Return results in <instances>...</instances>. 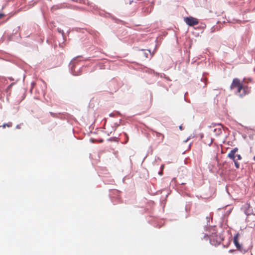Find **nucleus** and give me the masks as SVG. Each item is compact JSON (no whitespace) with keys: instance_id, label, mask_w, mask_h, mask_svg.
Masks as SVG:
<instances>
[{"instance_id":"f257e3e1","label":"nucleus","mask_w":255,"mask_h":255,"mask_svg":"<svg viewBox=\"0 0 255 255\" xmlns=\"http://www.w3.org/2000/svg\"><path fill=\"white\" fill-rule=\"evenodd\" d=\"M231 90H236L235 94L243 98L251 92V88L241 82L238 78H234L230 86Z\"/></svg>"},{"instance_id":"f03ea898","label":"nucleus","mask_w":255,"mask_h":255,"mask_svg":"<svg viewBox=\"0 0 255 255\" xmlns=\"http://www.w3.org/2000/svg\"><path fill=\"white\" fill-rule=\"evenodd\" d=\"M239 150L238 148L235 147L228 154L227 157L233 160L235 165L237 168H240V163L238 162V160H240L242 157L240 154H236Z\"/></svg>"},{"instance_id":"7ed1b4c3","label":"nucleus","mask_w":255,"mask_h":255,"mask_svg":"<svg viewBox=\"0 0 255 255\" xmlns=\"http://www.w3.org/2000/svg\"><path fill=\"white\" fill-rule=\"evenodd\" d=\"M204 239L206 240L209 239L211 244L214 246L219 245L222 241L220 237L217 235H212L210 238H209L208 235L205 234L204 235Z\"/></svg>"},{"instance_id":"20e7f679","label":"nucleus","mask_w":255,"mask_h":255,"mask_svg":"<svg viewBox=\"0 0 255 255\" xmlns=\"http://www.w3.org/2000/svg\"><path fill=\"white\" fill-rule=\"evenodd\" d=\"M185 23L190 26L197 25L199 23L198 20L192 16L186 17L184 18Z\"/></svg>"},{"instance_id":"39448f33","label":"nucleus","mask_w":255,"mask_h":255,"mask_svg":"<svg viewBox=\"0 0 255 255\" xmlns=\"http://www.w3.org/2000/svg\"><path fill=\"white\" fill-rule=\"evenodd\" d=\"M239 234H237L234 237V243L236 246V248L238 250L242 253H245L246 252V250L241 245H240L238 242L239 239Z\"/></svg>"},{"instance_id":"423d86ee","label":"nucleus","mask_w":255,"mask_h":255,"mask_svg":"<svg viewBox=\"0 0 255 255\" xmlns=\"http://www.w3.org/2000/svg\"><path fill=\"white\" fill-rule=\"evenodd\" d=\"M153 132L155 133L158 143H160L163 141L164 136L163 134L155 131H153Z\"/></svg>"},{"instance_id":"0eeeda50","label":"nucleus","mask_w":255,"mask_h":255,"mask_svg":"<svg viewBox=\"0 0 255 255\" xmlns=\"http://www.w3.org/2000/svg\"><path fill=\"white\" fill-rule=\"evenodd\" d=\"M218 127L215 128L214 129V132L217 135H220L222 133V127H221V125H218Z\"/></svg>"},{"instance_id":"6e6552de","label":"nucleus","mask_w":255,"mask_h":255,"mask_svg":"<svg viewBox=\"0 0 255 255\" xmlns=\"http://www.w3.org/2000/svg\"><path fill=\"white\" fill-rule=\"evenodd\" d=\"M12 126V123H9L8 124H4L2 125V128H5L6 127H11Z\"/></svg>"},{"instance_id":"1a4fd4ad","label":"nucleus","mask_w":255,"mask_h":255,"mask_svg":"<svg viewBox=\"0 0 255 255\" xmlns=\"http://www.w3.org/2000/svg\"><path fill=\"white\" fill-rule=\"evenodd\" d=\"M4 16H5L4 14H3V13H0V19L2 18Z\"/></svg>"},{"instance_id":"9d476101","label":"nucleus","mask_w":255,"mask_h":255,"mask_svg":"<svg viewBox=\"0 0 255 255\" xmlns=\"http://www.w3.org/2000/svg\"><path fill=\"white\" fill-rule=\"evenodd\" d=\"M50 114L51 115V116H52L53 117H55V114L53 113H52V112H50Z\"/></svg>"},{"instance_id":"9b49d317","label":"nucleus","mask_w":255,"mask_h":255,"mask_svg":"<svg viewBox=\"0 0 255 255\" xmlns=\"http://www.w3.org/2000/svg\"><path fill=\"white\" fill-rule=\"evenodd\" d=\"M162 173H163V172H162V170H161V171H160L159 172V174L160 175H162Z\"/></svg>"},{"instance_id":"f8f14e48","label":"nucleus","mask_w":255,"mask_h":255,"mask_svg":"<svg viewBox=\"0 0 255 255\" xmlns=\"http://www.w3.org/2000/svg\"><path fill=\"white\" fill-rule=\"evenodd\" d=\"M179 128H180V129L181 130H182V126H180Z\"/></svg>"},{"instance_id":"ddd939ff","label":"nucleus","mask_w":255,"mask_h":255,"mask_svg":"<svg viewBox=\"0 0 255 255\" xmlns=\"http://www.w3.org/2000/svg\"><path fill=\"white\" fill-rule=\"evenodd\" d=\"M254 159L255 161V156L254 157Z\"/></svg>"},{"instance_id":"4468645a","label":"nucleus","mask_w":255,"mask_h":255,"mask_svg":"<svg viewBox=\"0 0 255 255\" xmlns=\"http://www.w3.org/2000/svg\"><path fill=\"white\" fill-rule=\"evenodd\" d=\"M162 168H163V167H164V165H162Z\"/></svg>"}]
</instances>
